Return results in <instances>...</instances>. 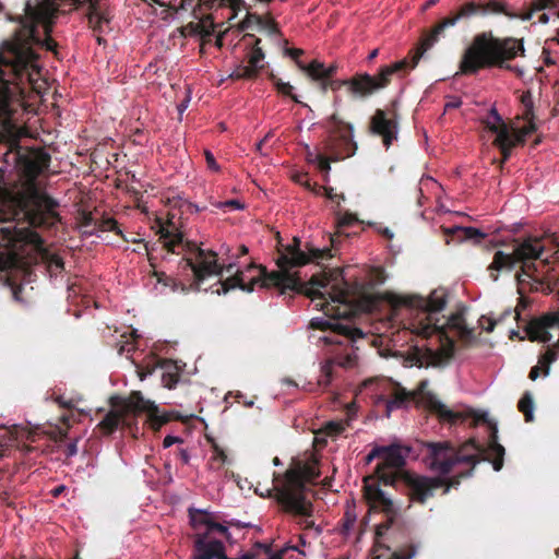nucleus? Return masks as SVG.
Returning <instances> with one entry per match:
<instances>
[{
  "label": "nucleus",
  "mask_w": 559,
  "mask_h": 559,
  "mask_svg": "<svg viewBox=\"0 0 559 559\" xmlns=\"http://www.w3.org/2000/svg\"><path fill=\"white\" fill-rule=\"evenodd\" d=\"M243 0H203V7L206 9H212L215 5L217 7H229L233 10H236L240 7Z\"/></svg>",
  "instance_id": "40"
},
{
  "label": "nucleus",
  "mask_w": 559,
  "mask_h": 559,
  "mask_svg": "<svg viewBox=\"0 0 559 559\" xmlns=\"http://www.w3.org/2000/svg\"><path fill=\"white\" fill-rule=\"evenodd\" d=\"M26 439L29 441H34L33 431L27 429L26 427H22L20 425H13L11 427L1 426L0 427V457L3 456L5 448L11 445L12 442L17 441L20 439ZM8 492L0 491V502L10 506L8 502Z\"/></svg>",
  "instance_id": "26"
},
{
  "label": "nucleus",
  "mask_w": 559,
  "mask_h": 559,
  "mask_svg": "<svg viewBox=\"0 0 559 559\" xmlns=\"http://www.w3.org/2000/svg\"><path fill=\"white\" fill-rule=\"evenodd\" d=\"M374 459H381L382 460V447H376L370 451V453L366 456V463L369 464Z\"/></svg>",
  "instance_id": "55"
},
{
  "label": "nucleus",
  "mask_w": 559,
  "mask_h": 559,
  "mask_svg": "<svg viewBox=\"0 0 559 559\" xmlns=\"http://www.w3.org/2000/svg\"><path fill=\"white\" fill-rule=\"evenodd\" d=\"M83 229V234L87 236L95 235L97 231L94 227H81Z\"/></svg>",
  "instance_id": "64"
},
{
  "label": "nucleus",
  "mask_w": 559,
  "mask_h": 559,
  "mask_svg": "<svg viewBox=\"0 0 559 559\" xmlns=\"http://www.w3.org/2000/svg\"><path fill=\"white\" fill-rule=\"evenodd\" d=\"M425 462L431 471L441 475H448L453 467L460 463L471 465L466 472L460 473V480L472 476L474 467L477 463L484 461L485 447L477 443L474 439L463 443L460 448H455L450 441L441 442H424Z\"/></svg>",
  "instance_id": "8"
},
{
  "label": "nucleus",
  "mask_w": 559,
  "mask_h": 559,
  "mask_svg": "<svg viewBox=\"0 0 559 559\" xmlns=\"http://www.w3.org/2000/svg\"><path fill=\"white\" fill-rule=\"evenodd\" d=\"M127 408L133 414L146 413L147 421L154 431H158L170 420H182L178 412H160L159 407L152 401L145 400L140 391H132L127 399Z\"/></svg>",
  "instance_id": "19"
},
{
  "label": "nucleus",
  "mask_w": 559,
  "mask_h": 559,
  "mask_svg": "<svg viewBox=\"0 0 559 559\" xmlns=\"http://www.w3.org/2000/svg\"><path fill=\"white\" fill-rule=\"evenodd\" d=\"M539 371H540V368L539 366H534L531 371H530V374H528V378L532 380V381H535L538 376H539Z\"/></svg>",
  "instance_id": "62"
},
{
  "label": "nucleus",
  "mask_w": 559,
  "mask_h": 559,
  "mask_svg": "<svg viewBox=\"0 0 559 559\" xmlns=\"http://www.w3.org/2000/svg\"><path fill=\"white\" fill-rule=\"evenodd\" d=\"M416 554V548L411 545L407 550H404V549H401V550H396L394 551L390 559H412Z\"/></svg>",
  "instance_id": "50"
},
{
  "label": "nucleus",
  "mask_w": 559,
  "mask_h": 559,
  "mask_svg": "<svg viewBox=\"0 0 559 559\" xmlns=\"http://www.w3.org/2000/svg\"><path fill=\"white\" fill-rule=\"evenodd\" d=\"M78 453V445H76V441H71L69 443L66 444L64 449H63V454L67 456V457H71V456H74L75 454Z\"/></svg>",
  "instance_id": "54"
},
{
  "label": "nucleus",
  "mask_w": 559,
  "mask_h": 559,
  "mask_svg": "<svg viewBox=\"0 0 559 559\" xmlns=\"http://www.w3.org/2000/svg\"><path fill=\"white\" fill-rule=\"evenodd\" d=\"M271 80L275 85L278 93L289 96L294 102L300 103L297 95L293 94V86L289 83L283 82L281 79L271 74Z\"/></svg>",
  "instance_id": "38"
},
{
  "label": "nucleus",
  "mask_w": 559,
  "mask_h": 559,
  "mask_svg": "<svg viewBox=\"0 0 559 559\" xmlns=\"http://www.w3.org/2000/svg\"><path fill=\"white\" fill-rule=\"evenodd\" d=\"M518 408L523 413L526 423L534 419V401L530 392H525L519 401Z\"/></svg>",
  "instance_id": "34"
},
{
  "label": "nucleus",
  "mask_w": 559,
  "mask_h": 559,
  "mask_svg": "<svg viewBox=\"0 0 559 559\" xmlns=\"http://www.w3.org/2000/svg\"><path fill=\"white\" fill-rule=\"evenodd\" d=\"M486 128L496 133L497 136L502 132L503 129L509 130L508 126L502 120L496 108H491L487 117L483 120Z\"/></svg>",
  "instance_id": "31"
},
{
  "label": "nucleus",
  "mask_w": 559,
  "mask_h": 559,
  "mask_svg": "<svg viewBox=\"0 0 559 559\" xmlns=\"http://www.w3.org/2000/svg\"><path fill=\"white\" fill-rule=\"evenodd\" d=\"M345 430V425L341 421H329L323 427V431L326 436L335 438L342 435Z\"/></svg>",
  "instance_id": "41"
},
{
  "label": "nucleus",
  "mask_w": 559,
  "mask_h": 559,
  "mask_svg": "<svg viewBox=\"0 0 559 559\" xmlns=\"http://www.w3.org/2000/svg\"><path fill=\"white\" fill-rule=\"evenodd\" d=\"M214 31V25L211 16H206L205 20L200 22H190L187 25H183L179 28V33L181 36H195L200 35L202 37L211 36Z\"/></svg>",
  "instance_id": "28"
},
{
  "label": "nucleus",
  "mask_w": 559,
  "mask_h": 559,
  "mask_svg": "<svg viewBox=\"0 0 559 559\" xmlns=\"http://www.w3.org/2000/svg\"><path fill=\"white\" fill-rule=\"evenodd\" d=\"M278 271L266 272L263 266L250 264L248 272L255 271L257 275L246 282L245 274L236 271L234 275L226 280L218 281V287L215 293L227 294L230 289L240 288L243 292L251 293L254 285L261 283L262 287H276L281 294L287 290L304 295L314 305V310L323 311V314H358L365 312L371 314L380 311L383 304H386L391 310L400 309L421 310L427 314L440 312L448 302V290L443 287L433 289L428 297L417 294H397L394 292L372 293L371 285L359 281H343L341 285H334L331 292L322 293L320 288H326L329 280L312 276L309 282H304L297 273H290L295 266L282 267L276 261Z\"/></svg>",
  "instance_id": "3"
},
{
  "label": "nucleus",
  "mask_w": 559,
  "mask_h": 559,
  "mask_svg": "<svg viewBox=\"0 0 559 559\" xmlns=\"http://www.w3.org/2000/svg\"><path fill=\"white\" fill-rule=\"evenodd\" d=\"M416 50L417 47L409 51L411 60L408 58H404L400 61L384 66L374 75L367 72H359L345 80H334L332 78L317 81L320 82V87L323 93L329 88L332 91H338L342 87H346L347 93L353 99H366L388 87L392 82L393 75L397 74L403 76L408 70L414 69L417 66V63L414 64Z\"/></svg>",
  "instance_id": "7"
},
{
  "label": "nucleus",
  "mask_w": 559,
  "mask_h": 559,
  "mask_svg": "<svg viewBox=\"0 0 559 559\" xmlns=\"http://www.w3.org/2000/svg\"><path fill=\"white\" fill-rule=\"evenodd\" d=\"M442 318L447 319V321H445L447 328L455 331V334L460 338H462L464 341H468V340L475 337L474 328L467 326V324L465 323V317H442Z\"/></svg>",
  "instance_id": "29"
},
{
  "label": "nucleus",
  "mask_w": 559,
  "mask_h": 559,
  "mask_svg": "<svg viewBox=\"0 0 559 559\" xmlns=\"http://www.w3.org/2000/svg\"><path fill=\"white\" fill-rule=\"evenodd\" d=\"M183 440L180 437H174V436H166L163 441L164 448H169L175 443H182Z\"/></svg>",
  "instance_id": "56"
},
{
  "label": "nucleus",
  "mask_w": 559,
  "mask_h": 559,
  "mask_svg": "<svg viewBox=\"0 0 559 559\" xmlns=\"http://www.w3.org/2000/svg\"><path fill=\"white\" fill-rule=\"evenodd\" d=\"M286 485L284 487H293L300 480H305L297 467L288 468L284 474Z\"/></svg>",
  "instance_id": "44"
},
{
  "label": "nucleus",
  "mask_w": 559,
  "mask_h": 559,
  "mask_svg": "<svg viewBox=\"0 0 559 559\" xmlns=\"http://www.w3.org/2000/svg\"><path fill=\"white\" fill-rule=\"evenodd\" d=\"M259 27L265 29L270 35H280V28L277 23L272 16H263V23L259 24Z\"/></svg>",
  "instance_id": "45"
},
{
  "label": "nucleus",
  "mask_w": 559,
  "mask_h": 559,
  "mask_svg": "<svg viewBox=\"0 0 559 559\" xmlns=\"http://www.w3.org/2000/svg\"><path fill=\"white\" fill-rule=\"evenodd\" d=\"M556 353L552 349H548L544 355L539 358V364L544 368V373L547 376L549 373L550 364L556 360Z\"/></svg>",
  "instance_id": "47"
},
{
  "label": "nucleus",
  "mask_w": 559,
  "mask_h": 559,
  "mask_svg": "<svg viewBox=\"0 0 559 559\" xmlns=\"http://www.w3.org/2000/svg\"><path fill=\"white\" fill-rule=\"evenodd\" d=\"M557 7V0H532L531 8L533 11H542Z\"/></svg>",
  "instance_id": "49"
},
{
  "label": "nucleus",
  "mask_w": 559,
  "mask_h": 559,
  "mask_svg": "<svg viewBox=\"0 0 559 559\" xmlns=\"http://www.w3.org/2000/svg\"><path fill=\"white\" fill-rule=\"evenodd\" d=\"M159 238L163 240V247L171 253H180L177 248H181L182 251L195 254L198 262L192 258H185V267L190 269L193 272L198 289L201 283L211 275H223V272L231 274L235 264L229 263L227 266L222 267L216 260V253L213 251H205L198 247L192 241H185L181 233H173L168 227L160 226Z\"/></svg>",
  "instance_id": "9"
},
{
  "label": "nucleus",
  "mask_w": 559,
  "mask_h": 559,
  "mask_svg": "<svg viewBox=\"0 0 559 559\" xmlns=\"http://www.w3.org/2000/svg\"><path fill=\"white\" fill-rule=\"evenodd\" d=\"M307 480H300L293 487H275V499L283 510L287 513L300 516H312L313 504L306 498ZM273 489L267 490V496L272 495Z\"/></svg>",
  "instance_id": "18"
},
{
  "label": "nucleus",
  "mask_w": 559,
  "mask_h": 559,
  "mask_svg": "<svg viewBox=\"0 0 559 559\" xmlns=\"http://www.w3.org/2000/svg\"><path fill=\"white\" fill-rule=\"evenodd\" d=\"M243 39L248 41V45H251V50L247 53V64L242 62L237 64L229 76L234 80H254L264 69L261 62L265 55L260 46L261 39L259 37L253 34H246Z\"/></svg>",
  "instance_id": "20"
},
{
  "label": "nucleus",
  "mask_w": 559,
  "mask_h": 559,
  "mask_svg": "<svg viewBox=\"0 0 559 559\" xmlns=\"http://www.w3.org/2000/svg\"><path fill=\"white\" fill-rule=\"evenodd\" d=\"M298 471H300L301 476L308 483L313 481L320 476L319 468L317 466V462L312 463H302L297 466Z\"/></svg>",
  "instance_id": "36"
},
{
  "label": "nucleus",
  "mask_w": 559,
  "mask_h": 559,
  "mask_svg": "<svg viewBox=\"0 0 559 559\" xmlns=\"http://www.w3.org/2000/svg\"><path fill=\"white\" fill-rule=\"evenodd\" d=\"M62 7L67 3L70 7H80L87 4V20L90 27L97 33L104 32V25L110 22V12L107 0H56Z\"/></svg>",
  "instance_id": "22"
},
{
  "label": "nucleus",
  "mask_w": 559,
  "mask_h": 559,
  "mask_svg": "<svg viewBox=\"0 0 559 559\" xmlns=\"http://www.w3.org/2000/svg\"><path fill=\"white\" fill-rule=\"evenodd\" d=\"M420 320L409 323L408 329L413 334L429 340L436 337L439 346L437 348L428 347L426 349L427 357L433 366L449 361L455 349V342L449 335L444 326H439L440 320L436 317H419Z\"/></svg>",
  "instance_id": "14"
},
{
  "label": "nucleus",
  "mask_w": 559,
  "mask_h": 559,
  "mask_svg": "<svg viewBox=\"0 0 559 559\" xmlns=\"http://www.w3.org/2000/svg\"><path fill=\"white\" fill-rule=\"evenodd\" d=\"M408 454L409 448L407 447L399 444L382 447V461L377 464L372 475L378 477L384 487L390 486L397 489L402 475L409 472L404 469Z\"/></svg>",
  "instance_id": "16"
},
{
  "label": "nucleus",
  "mask_w": 559,
  "mask_h": 559,
  "mask_svg": "<svg viewBox=\"0 0 559 559\" xmlns=\"http://www.w3.org/2000/svg\"><path fill=\"white\" fill-rule=\"evenodd\" d=\"M51 157L44 148L37 151L5 152L3 162L13 165L23 181L17 189H11L0 181V267L8 272L7 283L12 297L25 302L22 283L32 282L33 266L48 261L58 269L63 261L51 255L44 247V240L34 228L51 229L61 222L57 209L59 202L43 191L37 177L48 169Z\"/></svg>",
  "instance_id": "1"
},
{
  "label": "nucleus",
  "mask_w": 559,
  "mask_h": 559,
  "mask_svg": "<svg viewBox=\"0 0 559 559\" xmlns=\"http://www.w3.org/2000/svg\"><path fill=\"white\" fill-rule=\"evenodd\" d=\"M329 136L325 140V148L331 154V158L323 154H317L318 167L325 175L331 170V160L337 162L355 155L357 143L353 139L354 128L350 123L343 121L337 114H333L328 119Z\"/></svg>",
  "instance_id": "11"
},
{
  "label": "nucleus",
  "mask_w": 559,
  "mask_h": 559,
  "mask_svg": "<svg viewBox=\"0 0 559 559\" xmlns=\"http://www.w3.org/2000/svg\"><path fill=\"white\" fill-rule=\"evenodd\" d=\"M493 144L501 152L502 163H506L510 158L512 150L515 147L510 141V131L503 129L502 132L496 136Z\"/></svg>",
  "instance_id": "32"
},
{
  "label": "nucleus",
  "mask_w": 559,
  "mask_h": 559,
  "mask_svg": "<svg viewBox=\"0 0 559 559\" xmlns=\"http://www.w3.org/2000/svg\"><path fill=\"white\" fill-rule=\"evenodd\" d=\"M527 124L521 129L515 130L513 133L510 132V141L514 146L524 145L526 142V138L536 132L537 126L534 120H526Z\"/></svg>",
  "instance_id": "33"
},
{
  "label": "nucleus",
  "mask_w": 559,
  "mask_h": 559,
  "mask_svg": "<svg viewBox=\"0 0 559 559\" xmlns=\"http://www.w3.org/2000/svg\"><path fill=\"white\" fill-rule=\"evenodd\" d=\"M382 486L383 483L373 475L364 477L362 497L368 506V513L385 515V521L376 526V545L379 546L380 539L396 524L401 515V507Z\"/></svg>",
  "instance_id": "10"
},
{
  "label": "nucleus",
  "mask_w": 559,
  "mask_h": 559,
  "mask_svg": "<svg viewBox=\"0 0 559 559\" xmlns=\"http://www.w3.org/2000/svg\"><path fill=\"white\" fill-rule=\"evenodd\" d=\"M369 132L380 136L385 148H389L397 139V120L395 117H389L385 110L379 108L370 118Z\"/></svg>",
  "instance_id": "23"
},
{
  "label": "nucleus",
  "mask_w": 559,
  "mask_h": 559,
  "mask_svg": "<svg viewBox=\"0 0 559 559\" xmlns=\"http://www.w3.org/2000/svg\"><path fill=\"white\" fill-rule=\"evenodd\" d=\"M324 190H325L326 198H329L330 200H334L336 198L341 199V200L345 199L343 194L338 195V194L334 193L333 188H331V187L324 188Z\"/></svg>",
  "instance_id": "60"
},
{
  "label": "nucleus",
  "mask_w": 559,
  "mask_h": 559,
  "mask_svg": "<svg viewBox=\"0 0 559 559\" xmlns=\"http://www.w3.org/2000/svg\"><path fill=\"white\" fill-rule=\"evenodd\" d=\"M545 246L539 237H527L522 241H516L513 252L508 254L503 251H496L492 262L488 266L492 281L498 280V272L513 270L518 263H522L521 272L516 274L518 281V305L514 314H521L528 308L531 300L525 297L526 292L539 290L544 283L536 274L535 260H543Z\"/></svg>",
  "instance_id": "4"
},
{
  "label": "nucleus",
  "mask_w": 559,
  "mask_h": 559,
  "mask_svg": "<svg viewBox=\"0 0 559 559\" xmlns=\"http://www.w3.org/2000/svg\"><path fill=\"white\" fill-rule=\"evenodd\" d=\"M96 231H114L116 235L121 236L126 241L122 230L119 228L118 222L114 217H103L97 221Z\"/></svg>",
  "instance_id": "35"
},
{
  "label": "nucleus",
  "mask_w": 559,
  "mask_h": 559,
  "mask_svg": "<svg viewBox=\"0 0 559 559\" xmlns=\"http://www.w3.org/2000/svg\"><path fill=\"white\" fill-rule=\"evenodd\" d=\"M263 23V16L257 13L248 12L243 21L240 23L241 29H249L252 26H259V24Z\"/></svg>",
  "instance_id": "43"
},
{
  "label": "nucleus",
  "mask_w": 559,
  "mask_h": 559,
  "mask_svg": "<svg viewBox=\"0 0 559 559\" xmlns=\"http://www.w3.org/2000/svg\"><path fill=\"white\" fill-rule=\"evenodd\" d=\"M189 523L192 528L190 537L193 540L192 559L201 557L202 554L211 552L214 543H223L214 535L218 533L223 535L226 540H230V533L226 525L216 523L210 512L201 509H188Z\"/></svg>",
  "instance_id": "13"
},
{
  "label": "nucleus",
  "mask_w": 559,
  "mask_h": 559,
  "mask_svg": "<svg viewBox=\"0 0 559 559\" xmlns=\"http://www.w3.org/2000/svg\"><path fill=\"white\" fill-rule=\"evenodd\" d=\"M451 234L457 240H473L474 243H480L486 235L478 228L475 227H461L456 226L451 229Z\"/></svg>",
  "instance_id": "30"
},
{
  "label": "nucleus",
  "mask_w": 559,
  "mask_h": 559,
  "mask_svg": "<svg viewBox=\"0 0 559 559\" xmlns=\"http://www.w3.org/2000/svg\"><path fill=\"white\" fill-rule=\"evenodd\" d=\"M301 241L294 237L292 243L281 246L277 250V262L282 267L304 266L309 262L326 261L333 257L330 248L319 249L306 243V250L301 249Z\"/></svg>",
  "instance_id": "17"
},
{
  "label": "nucleus",
  "mask_w": 559,
  "mask_h": 559,
  "mask_svg": "<svg viewBox=\"0 0 559 559\" xmlns=\"http://www.w3.org/2000/svg\"><path fill=\"white\" fill-rule=\"evenodd\" d=\"M543 55L545 56L544 61H545V63H546L547 66L554 64V61H552V59L550 58V56H549V51H548V50L544 49V50H543Z\"/></svg>",
  "instance_id": "63"
},
{
  "label": "nucleus",
  "mask_w": 559,
  "mask_h": 559,
  "mask_svg": "<svg viewBox=\"0 0 559 559\" xmlns=\"http://www.w3.org/2000/svg\"><path fill=\"white\" fill-rule=\"evenodd\" d=\"M524 56L523 38L496 37L490 31L481 32L474 36L464 50L459 69L465 75H474L480 70L492 68L514 70L522 74V71L511 67L509 62Z\"/></svg>",
  "instance_id": "5"
},
{
  "label": "nucleus",
  "mask_w": 559,
  "mask_h": 559,
  "mask_svg": "<svg viewBox=\"0 0 559 559\" xmlns=\"http://www.w3.org/2000/svg\"><path fill=\"white\" fill-rule=\"evenodd\" d=\"M333 377V361L328 360L321 367V376L319 377L318 384L320 386L326 388L332 380Z\"/></svg>",
  "instance_id": "39"
},
{
  "label": "nucleus",
  "mask_w": 559,
  "mask_h": 559,
  "mask_svg": "<svg viewBox=\"0 0 559 559\" xmlns=\"http://www.w3.org/2000/svg\"><path fill=\"white\" fill-rule=\"evenodd\" d=\"M491 318H492V317H485V316H481V317H479V318H478L477 322L479 323V325H480V326H483V325H484V320H485L486 322H488V323H489V326H488V328H486V330H487V331H492L495 323H493V322H491V320H490Z\"/></svg>",
  "instance_id": "61"
},
{
  "label": "nucleus",
  "mask_w": 559,
  "mask_h": 559,
  "mask_svg": "<svg viewBox=\"0 0 559 559\" xmlns=\"http://www.w3.org/2000/svg\"><path fill=\"white\" fill-rule=\"evenodd\" d=\"M461 476H453L451 478L442 477H427L413 472L402 475L400 485L406 489V496L411 502L425 504L428 499L432 498L435 491L443 488V495L448 493L450 488L460 485Z\"/></svg>",
  "instance_id": "15"
},
{
  "label": "nucleus",
  "mask_w": 559,
  "mask_h": 559,
  "mask_svg": "<svg viewBox=\"0 0 559 559\" xmlns=\"http://www.w3.org/2000/svg\"><path fill=\"white\" fill-rule=\"evenodd\" d=\"M372 276L376 283L382 284L386 280V274L383 267H373L372 269Z\"/></svg>",
  "instance_id": "52"
},
{
  "label": "nucleus",
  "mask_w": 559,
  "mask_h": 559,
  "mask_svg": "<svg viewBox=\"0 0 559 559\" xmlns=\"http://www.w3.org/2000/svg\"><path fill=\"white\" fill-rule=\"evenodd\" d=\"M179 378L180 376L177 371H165L162 376L163 385L171 390L178 383Z\"/></svg>",
  "instance_id": "46"
},
{
  "label": "nucleus",
  "mask_w": 559,
  "mask_h": 559,
  "mask_svg": "<svg viewBox=\"0 0 559 559\" xmlns=\"http://www.w3.org/2000/svg\"><path fill=\"white\" fill-rule=\"evenodd\" d=\"M298 68L306 72L312 80L332 79L337 72V64L332 63L325 67L319 60H312L309 64L298 62Z\"/></svg>",
  "instance_id": "27"
},
{
  "label": "nucleus",
  "mask_w": 559,
  "mask_h": 559,
  "mask_svg": "<svg viewBox=\"0 0 559 559\" xmlns=\"http://www.w3.org/2000/svg\"><path fill=\"white\" fill-rule=\"evenodd\" d=\"M357 222H358V218H357L356 214L346 212L342 216L338 217V219H337V227L338 228H346V227H349V226L354 225Z\"/></svg>",
  "instance_id": "48"
},
{
  "label": "nucleus",
  "mask_w": 559,
  "mask_h": 559,
  "mask_svg": "<svg viewBox=\"0 0 559 559\" xmlns=\"http://www.w3.org/2000/svg\"><path fill=\"white\" fill-rule=\"evenodd\" d=\"M286 53L296 61V63L298 64V62H300L298 59L299 57H301L304 55V50L300 49V48H289L286 50Z\"/></svg>",
  "instance_id": "57"
},
{
  "label": "nucleus",
  "mask_w": 559,
  "mask_h": 559,
  "mask_svg": "<svg viewBox=\"0 0 559 559\" xmlns=\"http://www.w3.org/2000/svg\"><path fill=\"white\" fill-rule=\"evenodd\" d=\"M306 519L301 521L299 524L302 526L304 530H316L317 534H321L322 530L314 524L312 520H309L310 516H305Z\"/></svg>",
  "instance_id": "53"
},
{
  "label": "nucleus",
  "mask_w": 559,
  "mask_h": 559,
  "mask_svg": "<svg viewBox=\"0 0 559 559\" xmlns=\"http://www.w3.org/2000/svg\"><path fill=\"white\" fill-rule=\"evenodd\" d=\"M78 222L80 227H94V229H96L97 219L92 212L80 211Z\"/></svg>",
  "instance_id": "42"
},
{
  "label": "nucleus",
  "mask_w": 559,
  "mask_h": 559,
  "mask_svg": "<svg viewBox=\"0 0 559 559\" xmlns=\"http://www.w3.org/2000/svg\"><path fill=\"white\" fill-rule=\"evenodd\" d=\"M225 207H229L233 210H240L243 209V205L238 200H229L222 204Z\"/></svg>",
  "instance_id": "58"
},
{
  "label": "nucleus",
  "mask_w": 559,
  "mask_h": 559,
  "mask_svg": "<svg viewBox=\"0 0 559 559\" xmlns=\"http://www.w3.org/2000/svg\"><path fill=\"white\" fill-rule=\"evenodd\" d=\"M334 322L325 321L323 318L313 317L310 321L311 329H318L322 332H329V335L320 337L326 345L341 344L334 335L345 336L352 341L364 337V333L360 329L353 328L347 323L340 322V319H349L350 317H329Z\"/></svg>",
  "instance_id": "21"
},
{
  "label": "nucleus",
  "mask_w": 559,
  "mask_h": 559,
  "mask_svg": "<svg viewBox=\"0 0 559 559\" xmlns=\"http://www.w3.org/2000/svg\"><path fill=\"white\" fill-rule=\"evenodd\" d=\"M535 11L530 10L524 13H518L510 10L503 0H471L463 3L457 10L450 12L448 16L439 21L431 29L425 31L417 45L414 57V64L418 63L424 53L429 50L440 37L444 36L445 29L455 26L460 21L468 20L473 16H485L489 14H503L509 19H520L530 21Z\"/></svg>",
  "instance_id": "6"
},
{
  "label": "nucleus",
  "mask_w": 559,
  "mask_h": 559,
  "mask_svg": "<svg viewBox=\"0 0 559 559\" xmlns=\"http://www.w3.org/2000/svg\"><path fill=\"white\" fill-rule=\"evenodd\" d=\"M475 421L484 423L489 428L488 447L485 448V453L481 456L484 461H488L492 464L495 471L499 472L503 466L506 450L503 445L498 442L497 425L488 418L486 413L476 416Z\"/></svg>",
  "instance_id": "24"
},
{
  "label": "nucleus",
  "mask_w": 559,
  "mask_h": 559,
  "mask_svg": "<svg viewBox=\"0 0 559 559\" xmlns=\"http://www.w3.org/2000/svg\"><path fill=\"white\" fill-rule=\"evenodd\" d=\"M177 455L182 464H189L190 455L186 449H179Z\"/></svg>",
  "instance_id": "59"
},
{
  "label": "nucleus",
  "mask_w": 559,
  "mask_h": 559,
  "mask_svg": "<svg viewBox=\"0 0 559 559\" xmlns=\"http://www.w3.org/2000/svg\"><path fill=\"white\" fill-rule=\"evenodd\" d=\"M521 103L524 107V110H523V114H522V119L523 120H534L535 118V115H534V103H533V97H532V94L530 91L527 92H524L522 95H521Z\"/></svg>",
  "instance_id": "37"
},
{
  "label": "nucleus",
  "mask_w": 559,
  "mask_h": 559,
  "mask_svg": "<svg viewBox=\"0 0 559 559\" xmlns=\"http://www.w3.org/2000/svg\"><path fill=\"white\" fill-rule=\"evenodd\" d=\"M56 0H27L24 16L12 37L0 47V144L7 152L37 151L20 145L21 117L29 92L39 93L40 67L34 46L57 55V41L50 34L56 13L62 11Z\"/></svg>",
  "instance_id": "2"
},
{
  "label": "nucleus",
  "mask_w": 559,
  "mask_h": 559,
  "mask_svg": "<svg viewBox=\"0 0 559 559\" xmlns=\"http://www.w3.org/2000/svg\"><path fill=\"white\" fill-rule=\"evenodd\" d=\"M426 385L427 381H421L418 384V390L416 392H408L399 383H393L389 397L382 399L385 403L386 416L389 417L394 409L405 407L408 403L415 401L417 396H419L420 403H423L431 413L436 414L441 420L455 424L462 418L459 413L449 409L443 403H441L432 392L425 391Z\"/></svg>",
  "instance_id": "12"
},
{
  "label": "nucleus",
  "mask_w": 559,
  "mask_h": 559,
  "mask_svg": "<svg viewBox=\"0 0 559 559\" xmlns=\"http://www.w3.org/2000/svg\"><path fill=\"white\" fill-rule=\"evenodd\" d=\"M204 156H205V160H206V165H207L209 169H211L213 171H218L219 170V166L216 163L215 157L212 154V152L209 151V150H205L204 151Z\"/></svg>",
  "instance_id": "51"
},
{
  "label": "nucleus",
  "mask_w": 559,
  "mask_h": 559,
  "mask_svg": "<svg viewBox=\"0 0 559 559\" xmlns=\"http://www.w3.org/2000/svg\"><path fill=\"white\" fill-rule=\"evenodd\" d=\"M110 405L112 409L107 412L97 425L104 436L112 435L124 423L126 416L132 413V409L127 408V399L111 397Z\"/></svg>",
  "instance_id": "25"
}]
</instances>
